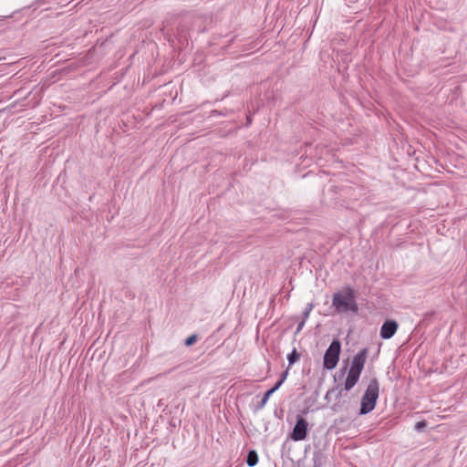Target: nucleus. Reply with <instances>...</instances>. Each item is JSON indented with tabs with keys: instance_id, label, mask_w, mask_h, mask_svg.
I'll return each mask as SVG.
<instances>
[{
	"instance_id": "nucleus-19",
	"label": "nucleus",
	"mask_w": 467,
	"mask_h": 467,
	"mask_svg": "<svg viewBox=\"0 0 467 467\" xmlns=\"http://www.w3.org/2000/svg\"><path fill=\"white\" fill-rule=\"evenodd\" d=\"M343 390H345L344 387L338 390L337 394L336 395V399H339L342 396Z\"/></svg>"
},
{
	"instance_id": "nucleus-14",
	"label": "nucleus",
	"mask_w": 467,
	"mask_h": 467,
	"mask_svg": "<svg viewBox=\"0 0 467 467\" xmlns=\"http://www.w3.org/2000/svg\"><path fill=\"white\" fill-rule=\"evenodd\" d=\"M345 365L340 368L338 372V378L341 379L345 376L347 369H348V361H344Z\"/></svg>"
},
{
	"instance_id": "nucleus-17",
	"label": "nucleus",
	"mask_w": 467,
	"mask_h": 467,
	"mask_svg": "<svg viewBox=\"0 0 467 467\" xmlns=\"http://www.w3.org/2000/svg\"><path fill=\"white\" fill-rule=\"evenodd\" d=\"M306 320H301L298 325H297V327H296V334H298L304 327L305 324H306Z\"/></svg>"
},
{
	"instance_id": "nucleus-9",
	"label": "nucleus",
	"mask_w": 467,
	"mask_h": 467,
	"mask_svg": "<svg viewBox=\"0 0 467 467\" xmlns=\"http://www.w3.org/2000/svg\"><path fill=\"white\" fill-rule=\"evenodd\" d=\"M287 361H288V367L290 368L293 366L296 362H297L300 358V354L297 352L296 348H294V349L287 355Z\"/></svg>"
},
{
	"instance_id": "nucleus-10",
	"label": "nucleus",
	"mask_w": 467,
	"mask_h": 467,
	"mask_svg": "<svg viewBox=\"0 0 467 467\" xmlns=\"http://www.w3.org/2000/svg\"><path fill=\"white\" fill-rule=\"evenodd\" d=\"M273 395V393L268 389L266 390L265 393H264V396L262 398V400L257 403L256 407H255V410H262L266 402L268 401L269 398Z\"/></svg>"
},
{
	"instance_id": "nucleus-1",
	"label": "nucleus",
	"mask_w": 467,
	"mask_h": 467,
	"mask_svg": "<svg viewBox=\"0 0 467 467\" xmlns=\"http://www.w3.org/2000/svg\"><path fill=\"white\" fill-rule=\"evenodd\" d=\"M332 306L337 314H358V305L356 301V291L354 288L347 285L341 291L334 293Z\"/></svg>"
},
{
	"instance_id": "nucleus-6",
	"label": "nucleus",
	"mask_w": 467,
	"mask_h": 467,
	"mask_svg": "<svg viewBox=\"0 0 467 467\" xmlns=\"http://www.w3.org/2000/svg\"><path fill=\"white\" fill-rule=\"evenodd\" d=\"M398 327H399V324L396 320H394V319L385 320L380 327V331H379L380 337L382 339L391 338L397 332Z\"/></svg>"
},
{
	"instance_id": "nucleus-21",
	"label": "nucleus",
	"mask_w": 467,
	"mask_h": 467,
	"mask_svg": "<svg viewBox=\"0 0 467 467\" xmlns=\"http://www.w3.org/2000/svg\"><path fill=\"white\" fill-rule=\"evenodd\" d=\"M45 2H46V0H39V3H40V4H43V3H45Z\"/></svg>"
},
{
	"instance_id": "nucleus-7",
	"label": "nucleus",
	"mask_w": 467,
	"mask_h": 467,
	"mask_svg": "<svg viewBox=\"0 0 467 467\" xmlns=\"http://www.w3.org/2000/svg\"><path fill=\"white\" fill-rule=\"evenodd\" d=\"M313 446V467H323L327 461V455L324 451V448L321 447V441L314 442Z\"/></svg>"
},
{
	"instance_id": "nucleus-11",
	"label": "nucleus",
	"mask_w": 467,
	"mask_h": 467,
	"mask_svg": "<svg viewBox=\"0 0 467 467\" xmlns=\"http://www.w3.org/2000/svg\"><path fill=\"white\" fill-rule=\"evenodd\" d=\"M198 334H192L191 335L190 337H188L185 340H184V345L186 347H192L193 346L197 340H198Z\"/></svg>"
},
{
	"instance_id": "nucleus-8",
	"label": "nucleus",
	"mask_w": 467,
	"mask_h": 467,
	"mask_svg": "<svg viewBox=\"0 0 467 467\" xmlns=\"http://www.w3.org/2000/svg\"><path fill=\"white\" fill-rule=\"evenodd\" d=\"M258 453L255 450H249L245 458V462L249 467H254L258 463Z\"/></svg>"
},
{
	"instance_id": "nucleus-18",
	"label": "nucleus",
	"mask_w": 467,
	"mask_h": 467,
	"mask_svg": "<svg viewBox=\"0 0 467 467\" xmlns=\"http://www.w3.org/2000/svg\"><path fill=\"white\" fill-rule=\"evenodd\" d=\"M334 391H335V389H329V390L326 393V395H325V400H327V401H329V400H330V395H331V393H333Z\"/></svg>"
},
{
	"instance_id": "nucleus-3",
	"label": "nucleus",
	"mask_w": 467,
	"mask_h": 467,
	"mask_svg": "<svg viewBox=\"0 0 467 467\" xmlns=\"http://www.w3.org/2000/svg\"><path fill=\"white\" fill-rule=\"evenodd\" d=\"M379 395V383L376 378L372 379L360 401L359 415H366L371 412L377 404V400Z\"/></svg>"
},
{
	"instance_id": "nucleus-4",
	"label": "nucleus",
	"mask_w": 467,
	"mask_h": 467,
	"mask_svg": "<svg viewBox=\"0 0 467 467\" xmlns=\"http://www.w3.org/2000/svg\"><path fill=\"white\" fill-rule=\"evenodd\" d=\"M340 353L341 342L338 338H334L325 351L323 358V368L327 370L334 369L339 361Z\"/></svg>"
},
{
	"instance_id": "nucleus-16",
	"label": "nucleus",
	"mask_w": 467,
	"mask_h": 467,
	"mask_svg": "<svg viewBox=\"0 0 467 467\" xmlns=\"http://www.w3.org/2000/svg\"><path fill=\"white\" fill-rule=\"evenodd\" d=\"M281 386L282 383L279 380H277L275 384L271 389H269V390L274 394Z\"/></svg>"
},
{
	"instance_id": "nucleus-12",
	"label": "nucleus",
	"mask_w": 467,
	"mask_h": 467,
	"mask_svg": "<svg viewBox=\"0 0 467 467\" xmlns=\"http://www.w3.org/2000/svg\"><path fill=\"white\" fill-rule=\"evenodd\" d=\"M313 308H314V304L313 303H309V304L306 305V308L302 312V319L303 320H307V318L309 317V315H310L311 311L313 310Z\"/></svg>"
},
{
	"instance_id": "nucleus-20",
	"label": "nucleus",
	"mask_w": 467,
	"mask_h": 467,
	"mask_svg": "<svg viewBox=\"0 0 467 467\" xmlns=\"http://www.w3.org/2000/svg\"><path fill=\"white\" fill-rule=\"evenodd\" d=\"M128 296L130 297V298H134L135 295L131 292H129L128 293Z\"/></svg>"
},
{
	"instance_id": "nucleus-22",
	"label": "nucleus",
	"mask_w": 467,
	"mask_h": 467,
	"mask_svg": "<svg viewBox=\"0 0 467 467\" xmlns=\"http://www.w3.org/2000/svg\"><path fill=\"white\" fill-rule=\"evenodd\" d=\"M247 121L250 123L251 122V119L248 117L247 118Z\"/></svg>"
},
{
	"instance_id": "nucleus-2",
	"label": "nucleus",
	"mask_w": 467,
	"mask_h": 467,
	"mask_svg": "<svg viewBox=\"0 0 467 467\" xmlns=\"http://www.w3.org/2000/svg\"><path fill=\"white\" fill-rule=\"evenodd\" d=\"M368 349L364 348L360 349L353 358L348 373L344 382L345 391L351 390L358 382L362 370L364 368Z\"/></svg>"
},
{
	"instance_id": "nucleus-15",
	"label": "nucleus",
	"mask_w": 467,
	"mask_h": 467,
	"mask_svg": "<svg viewBox=\"0 0 467 467\" xmlns=\"http://www.w3.org/2000/svg\"><path fill=\"white\" fill-rule=\"evenodd\" d=\"M288 370H289V367L281 373L280 375V379H278L282 384L285 382V380L286 379L287 376H288Z\"/></svg>"
},
{
	"instance_id": "nucleus-5",
	"label": "nucleus",
	"mask_w": 467,
	"mask_h": 467,
	"mask_svg": "<svg viewBox=\"0 0 467 467\" xmlns=\"http://www.w3.org/2000/svg\"><path fill=\"white\" fill-rule=\"evenodd\" d=\"M308 434V422L301 415L296 416V420L289 438L294 441H304Z\"/></svg>"
},
{
	"instance_id": "nucleus-13",
	"label": "nucleus",
	"mask_w": 467,
	"mask_h": 467,
	"mask_svg": "<svg viewBox=\"0 0 467 467\" xmlns=\"http://www.w3.org/2000/svg\"><path fill=\"white\" fill-rule=\"evenodd\" d=\"M427 427V421L425 420H422L420 421H418L416 424H415V431H418V432H421L425 430V428Z\"/></svg>"
}]
</instances>
